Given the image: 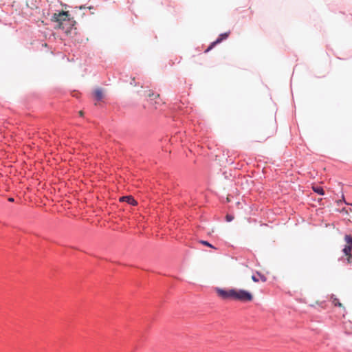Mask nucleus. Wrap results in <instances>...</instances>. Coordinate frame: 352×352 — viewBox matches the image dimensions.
Listing matches in <instances>:
<instances>
[{"mask_svg":"<svg viewBox=\"0 0 352 352\" xmlns=\"http://www.w3.org/2000/svg\"><path fill=\"white\" fill-rule=\"evenodd\" d=\"M217 293L223 300L232 299L243 302H250L253 300V295L245 289H230L228 290L217 288Z\"/></svg>","mask_w":352,"mask_h":352,"instance_id":"nucleus-1","label":"nucleus"},{"mask_svg":"<svg viewBox=\"0 0 352 352\" xmlns=\"http://www.w3.org/2000/svg\"><path fill=\"white\" fill-rule=\"evenodd\" d=\"M67 12L62 11L59 13H54L52 16V21L58 23V26L60 29L69 31L72 29L74 21L71 20L69 17Z\"/></svg>","mask_w":352,"mask_h":352,"instance_id":"nucleus-2","label":"nucleus"},{"mask_svg":"<svg viewBox=\"0 0 352 352\" xmlns=\"http://www.w3.org/2000/svg\"><path fill=\"white\" fill-rule=\"evenodd\" d=\"M229 34H230V32H224V33L219 34L218 38L216 39V41H214L210 45V46L207 48L206 52H209L215 45L220 43L223 40L226 39L228 37Z\"/></svg>","mask_w":352,"mask_h":352,"instance_id":"nucleus-3","label":"nucleus"},{"mask_svg":"<svg viewBox=\"0 0 352 352\" xmlns=\"http://www.w3.org/2000/svg\"><path fill=\"white\" fill-rule=\"evenodd\" d=\"M121 201H126L129 204L132 206H136L138 202L135 199L131 196H124L120 198Z\"/></svg>","mask_w":352,"mask_h":352,"instance_id":"nucleus-4","label":"nucleus"},{"mask_svg":"<svg viewBox=\"0 0 352 352\" xmlns=\"http://www.w3.org/2000/svg\"><path fill=\"white\" fill-rule=\"evenodd\" d=\"M257 275L259 277H257L256 275H252V279L254 282L258 283L259 281V279H261L262 282L266 281L267 278L263 274H261L260 272H257Z\"/></svg>","mask_w":352,"mask_h":352,"instance_id":"nucleus-5","label":"nucleus"},{"mask_svg":"<svg viewBox=\"0 0 352 352\" xmlns=\"http://www.w3.org/2000/svg\"><path fill=\"white\" fill-rule=\"evenodd\" d=\"M313 190L320 195H324V189L322 188V187L321 186H313Z\"/></svg>","mask_w":352,"mask_h":352,"instance_id":"nucleus-6","label":"nucleus"},{"mask_svg":"<svg viewBox=\"0 0 352 352\" xmlns=\"http://www.w3.org/2000/svg\"><path fill=\"white\" fill-rule=\"evenodd\" d=\"M351 251L352 247L346 245H345L344 248L342 249V252L344 254L345 256H349L351 254Z\"/></svg>","mask_w":352,"mask_h":352,"instance_id":"nucleus-7","label":"nucleus"},{"mask_svg":"<svg viewBox=\"0 0 352 352\" xmlns=\"http://www.w3.org/2000/svg\"><path fill=\"white\" fill-rule=\"evenodd\" d=\"M344 241L346 243V245H349L352 247V235L346 234L344 236Z\"/></svg>","mask_w":352,"mask_h":352,"instance_id":"nucleus-8","label":"nucleus"},{"mask_svg":"<svg viewBox=\"0 0 352 352\" xmlns=\"http://www.w3.org/2000/svg\"><path fill=\"white\" fill-rule=\"evenodd\" d=\"M95 97L96 100L100 101L102 98V92L100 89H97L95 91Z\"/></svg>","mask_w":352,"mask_h":352,"instance_id":"nucleus-9","label":"nucleus"},{"mask_svg":"<svg viewBox=\"0 0 352 352\" xmlns=\"http://www.w3.org/2000/svg\"><path fill=\"white\" fill-rule=\"evenodd\" d=\"M331 298H332V302L335 306H336V307L342 306V304L339 302V300L334 295H332Z\"/></svg>","mask_w":352,"mask_h":352,"instance_id":"nucleus-10","label":"nucleus"},{"mask_svg":"<svg viewBox=\"0 0 352 352\" xmlns=\"http://www.w3.org/2000/svg\"><path fill=\"white\" fill-rule=\"evenodd\" d=\"M200 243L206 246L215 249V248L207 241L201 240Z\"/></svg>","mask_w":352,"mask_h":352,"instance_id":"nucleus-11","label":"nucleus"},{"mask_svg":"<svg viewBox=\"0 0 352 352\" xmlns=\"http://www.w3.org/2000/svg\"><path fill=\"white\" fill-rule=\"evenodd\" d=\"M233 219H234L233 215L229 214H226V221L231 222Z\"/></svg>","mask_w":352,"mask_h":352,"instance_id":"nucleus-12","label":"nucleus"},{"mask_svg":"<svg viewBox=\"0 0 352 352\" xmlns=\"http://www.w3.org/2000/svg\"><path fill=\"white\" fill-rule=\"evenodd\" d=\"M160 96L157 94L152 93L151 94H149V97L151 100H155L157 98H158Z\"/></svg>","mask_w":352,"mask_h":352,"instance_id":"nucleus-13","label":"nucleus"},{"mask_svg":"<svg viewBox=\"0 0 352 352\" xmlns=\"http://www.w3.org/2000/svg\"><path fill=\"white\" fill-rule=\"evenodd\" d=\"M347 256H348L347 257L348 263L351 264L352 263V254Z\"/></svg>","mask_w":352,"mask_h":352,"instance_id":"nucleus-14","label":"nucleus"},{"mask_svg":"<svg viewBox=\"0 0 352 352\" xmlns=\"http://www.w3.org/2000/svg\"><path fill=\"white\" fill-rule=\"evenodd\" d=\"M8 201H9L10 202H13V201H14V198H13V197H10V198H8Z\"/></svg>","mask_w":352,"mask_h":352,"instance_id":"nucleus-15","label":"nucleus"},{"mask_svg":"<svg viewBox=\"0 0 352 352\" xmlns=\"http://www.w3.org/2000/svg\"><path fill=\"white\" fill-rule=\"evenodd\" d=\"M133 82H135V79H132V82H131V84L132 85Z\"/></svg>","mask_w":352,"mask_h":352,"instance_id":"nucleus-16","label":"nucleus"},{"mask_svg":"<svg viewBox=\"0 0 352 352\" xmlns=\"http://www.w3.org/2000/svg\"><path fill=\"white\" fill-rule=\"evenodd\" d=\"M351 206H352V204H351Z\"/></svg>","mask_w":352,"mask_h":352,"instance_id":"nucleus-17","label":"nucleus"}]
</instances>
